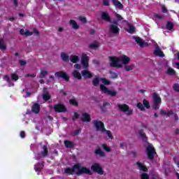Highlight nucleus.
Returning a JSON list of instances; mask_svg holds the SVG:
<instances>
[{"label":"nucleus","mask_w":179,"mask_h":179,"mask_svg":"<svg viewBox=\"0 0 179 179\" xmlns=\"http://www.w3.org/2000/svg\"><path fill=\"white\" fill-rule=\"evenodd\" d=\"M11 79H12V80H15L16 82V80H17L19 79V76H17L15 73H13V74H11Z\"/></svg>","instance_id":"obj_49"},{"label":"nucleus","mask_w":179,"mask_h":179,"mask_svg":"<svg viewBox=\"0 0 179 179\" xmlns=\"http://www.w3.org/2000/svg\"><path fill=\"white\" fill-rule=\"evenodd\" d=\"M102 147L103 148V150H105V152H111V148L108 147V145L106 144H103Z\"/></svg>","instance_id":"obj_45"},{"label":"nucleus","mask_w":179,"mask_h":179,"mask_svg":"<svg viewBox=\"0 0 179 179\" xmlns=\"http://www.w3.org/2000/svg\"><path fill=\"white\" fill-rule=\"evenodd\" d=\"M110 66H113L114 68H123L122 64H129L131 59L128 56L122 55L119 57H110Z\"/></svg>","instance_id":"obj_2"},{"label":"nucleus","mask_w":179,"mask_h":179,"mask_svg":"<svg viewBox=\"0 0 179 179\" xmlns=\"http://www.w3.org/2000/svg\"><path fill=\"white\" fill-rule=\"evenodd\" d=\"M166 73L168 75H176V71L170 66L166 67Z\"/></svg>","instance_id":"obj_31"},{"label":"nucleus","mask_w":179,"mask_h":179,"mask_svg":"<svg viewBox=\"0 0 179 179\" xmlns=\"http://www.w3.org/2000/svg\"><path fill=\"white\" fill-rule=\"evenodd\" d=\"M55 76L56 78H63L64 80H69V76H68V74L66 73L63 72V71H58L55 73Z\"/></svg>","instance_id":"obj_14"},{"label":"nucleus","mask_w":179,"mask_h":179,"mask_svg":"<svg viewBox=\"0 0 179 179\" xmlns=\"http://www.w3.org/2000/svg\"><path fill=\"white\" fill-rule=\"evenodd\" d=\"M117 108L122 113H124L126 115H132L134 114V109L130 108L129 106L125 103L117 104Z\"/></svg>","instance_id":"obj_3"},{"label":"nucleus","mask_w":179,"mask_h":179,"mask_svg":"<svg viewBox=\"0 0 179 179\" xmlns=\"http://www.w3.org/2000/svg\"><path fill=\"white\" fill-rule=\"evenodd\" d=\"M175 134H176V135H179V129H176Z\"/></svg>","instance_id":"obj_64"},{"label":"nucleus","mask_w":179,"mask_h":179,"mask_svg":"<svg viewBox=\"0 0 179 179\" xmlns=\"http://www.w3.org/2000/svg\"><path fill=\"white\" fill-rule=\"evenodd\" d=\"M135 41L140 47H148L149 43L143 41L141 38H135Z\"/></svg>","instance_id":"obj_19"},{"label":"nucleus","mask_w":179,"mask_h":179,"mask_svg":"<svg viewBox=\"0 0 179 179\" xmlns=\"http://www.w3.org/2000/svg\"><path fill=\"white\" fill-rule=\"evenodd\" d=\"M143 104L145 107V108H147V109L150 108V104L149 103V101H148V100L144 99L143 101Z\"/></svg>","instance_id":"obj_41"},{"label":"nucleus","mask_w":179,"mask_h":179,"mask_svg":"<svg viewBox=\"0 0 179 179\" xmlns=\"http://www.w3.org/2000/svg\"><path fill=\"white\" fill-rule=\"evenodd\" d=\"M116 19H117V20H118V21L122 20V17H121V15H119V14H116Z\"/></svg>","instance_id":"obj_59"},{"label":"nucleus","mask_w":179,"mask_h":179,"mask_svg":"<svg viewBox=\"0 0 179 179\" xmlns=\"http://www.w3.org/2000/svg\"><path fill=\"white\" fill-rule=\"evenodd\" d=\"M120 148L121 149H125V148H127V143H125V142L120 143Z\"/></svg>","instance_id":"obj_52"},{"label":"nucleus","mask_w":179,"mask_h":179,"mask_svg":"<svg viewBox=\"0 0 179 179\" xmlns=\"http://www.w3.org/2000/svg\"><path fill=\"white\" fill-rule=\"evenodd\" d=\"M74 68H75V69H82V65H80L79 64H76L74 65Z\"/></svg>","instance_id":"obj_57"},{"label":"nucleus","mask_w":179,"mask_h":179,"mask_svg":"<svg viewBox=\"0 0 179 179\" xmlns=\"http://www.w3.org/2000/svg\"><path fill=\"white\" fill-rule=\"evenodd\" d=\"M78 20H80V22H82V23H86L87 22V20H86V17L83 16H80L78 17Z\"/></svg>","instance_id":"obj_48"},{"label":"nucleus","mask_w":179,"mask_h":179,"mask_svg":"<svg viewBox=\"0 0 179 179\" xmlns=\"http://www.w3.org/2000/svg\"><path fill=\"white\" fill-rule=\"evenodd\" d=\"M109 31L112 34H119L120 28L118 27V24L117 23L110 24L109 27Z\"/></svg>","instance_id":"obj_11"},{"label":"nucleus","mask_w":179,"mask_h":179,"mask_svg":"<svg viewBox=\"0 0 179 179\" xmlns=\"http://www.w3.org/2000/svg\"><path fill=\"white\" fill-rule=\"evenodd\" d=\"M136 165L141 171H148V168L143 165L142 162L138 161L136 162Z\"/></svg>","instance_id":"obj_24"},{"label":"nucleus","mask_w":179,"mask_h":179,"mask_svg":"<svg viewBox=\"0 0 179 179\" xmlns=\"http://www.w3.org/2000/svg\"><path fill=\"white\" fill-rule=\"evenodd\" d=\"M81 64L84 69L89 68V56L85 53H83L81 55Z\"/></svg>","instance_id":"obj_9"},{"label":"nucleus","mask_w":179,"mask_h":179,"mask_svg":"<svg viewBox=\"0 0 179 179\" xmlns=\"http://www.w3.org/2000/svg\"><path fill=\"white\" fill-rule=\"evenodd\" d=\"M60 57L64 62H69V55H68V53L66 52H62L60 54Z\"/></svg>","instance_id":"obj_22"},{"label":"nucleus","mask_w":179,"mask_h":179,"mask_svg":"<svg viewBox=\"0 0 179 179\" xmlns=\"http://www.w3.org/2000/svg\"><path fill=\"white\" fill-rule=\"evenodd\" d=\"M47 155H48V148H47V145H43L41 154H36L35 155V159H36V160H39V159H41L42 157H45Z\"/></svg>","instance_id":"obj_10"},{"label":"nucleus","mask_w":179,"mask_h":179,"mask_svg":"<svg viewBox=\"0 0 179 179\" xmlns=\"http://www.w3.org/2000/svg\"><path fill=\"white\" fill-rule=\"evenodd\" d=\"M152 100L154 104V110H159V106L162 104V98H160V96H159V94L154 93L152 94Z\"/></svg>","instance_id":"obj_6"},{"label":"nucleus","mask_w":179,"mask_h":179,"mask_svg":"<svg viewBox=\"0 0 179 179\" xmlns=\"http://www.w3.org/2000/svg\"><path fill=\"white\" fill-rule=\"evenodd\" d=\"M112 2L117 9H122L123 6L118 0H112Z\"/></svg>","instance_id":"obj_23"},{"label":"nucleus","mask_w":179,"mask_h":179,"mask_svg":"<svg viewBox=\"0 0 179 179\" xmlns=\"http://www.w3.org/2000/svg\"><path fill=\"white\" fill-rule=\"evenodd\" d=\"M69 103L70 104H72V106H78V101L75 99H70Z\"/></svg>","instance_id":"obj_47"},{"label":"nucleus","mask_w":179,"mask_h":179,"mask_svg":"<svg viewBox=\"0 0 179 179\" xmlns=\"http://www.w3.org/2000/svg\"><path fill=\"white\" fill-rule=\"evenodd\" d=\"M80 130L78 129L74 131V135H79Z\"/></svg>","instance_id":"obj_61"},{"label":"nucleus","mask_w":179,"mask_h":179,"mask_svg":"<svg viewBox=\"0 0 179 179\" xmlns=\"http://www.w3.org/2000/svg\"><path fill=\"white\" fill-rule=\"evenodd\" d=\"M95 153L96 155H99V156H101V157H104V156H106V154H104V152H103V150H101V149L98 148L95 150Z\"/></svg>","instance_id":"obj_34"},{"label":"nucleus","mask_w":179,"mask_h":179,"mask_svg":"<svg viewBox=\"0 0 179 179\" xmlns=\"http://www.w3.org/2000/svg\"><path fill=\"white\" fill-rule=\"evenodd\" d=\"M100 45L97 43H91L89 45V48H91L92 50H96V48H99Z\"/></svg>","instance_id":"obj_35"},{"label":"nucleus","mask_w":179,"mask_h":179,"mask_svg":"<svg viewBox=\"0 0 179 179\" xmlns=\"http://www.w3.org/2000/svg\"><path fill=\"white\" fill-rule=\"evenodd\" d=\"M19 64H20L22 66H24V65H26V61H24V60H20V61H19Z\"/></svg>","instance_id":"obj_58"},{"label":"nucleus","mask_w":179,"mask_h":179,"mask_svg":"<svg viewBox=\"0 0 179 179\" xmlns=\"http://www.w3.org/2000/svg\"><path fill=\"white\" fill-rule=\"evenodd\" d=\"M138 133L141 139H143V141L146 142L148 141V137L146 136V134H145V132H143V130H139Z\"/></svg>","instance_id":"obj_29"},{"label":"nucleus","mask_w":179,"mask_h":179,"mask_svg":"<svg viewBox=\"0 0 179 179\" xmlns=\"http://www.w3.org/2000/svg\"><path fill=\"white\" fill-rule=\"evenodd\" d=\"M64 145L66 146V148H73V143H72V141H64Z\"/></svg>","instance_id":"obj_33"},{"label":"nucleus","mask_w":179,"mask_h":179,"mask_svg":"<svg viewBox=\"0 0 179 179\" xmlns=\"http://www.w3.org/2000/svg\"><path fill=\"white\" fill-rule=\"evenodd\" d=\"M43 167H44V165L43 164H36L35 165V170L36 171H41V169H43Z\"/></svg>","instance_id":"obj_44"},{"label":"nucleus","mask_w":179,"mask_h":179,"mask_svg":"<svg viewBox=\"0 0 179 179\" xmlns=\"http://www.w3.org/2000/svg\"><path fill=\"white\" fill-rule=\"evenodd\" d=\"M22 93L24 97H30V92L26 91V90H23Z\"/></svg>","instance_id":"obj_50"},{"label":"nucleus","mask_w":179,"mask_h":179,"mask_svg":"<svg viewBox=\"0 0 179 179\" xmlns=\"http://www.w3.org/2000/svg\"><path fill=\"white\" fill-rule=\"evenodd\" d=\"M92 124L96 131L104 134V131H106V127H104V123H103V122L95 120L92 121Z\"/></svg>","instance_id":"obj_5"},{"label":"nucleus","mask_w":179,"mask_h":179,"mask_svg":"<svg viewBox=\"0 0 179 179\" xmlns=\"http://www.w3.org/2000/svg\"><path fill=\"white\" fill-rule=\"evenodd\" d=\"M81 75L85 79H90L93 77V73L90 72L89 70H83L81 71Z\"/></svg>","instance_id":"obj_18"},{"label":"nucleus","mask_w":179,"mask_h":179,"mask_svg":"<svg viewBox=\"0 0 179 179\" xmlns=\"http://www.w3.org/2000/svg\"><path fill=\"white\" fill-rule=\"evenodd\" d=\"M69 59L71 62H73V64H76L79 62V56L71 55L69 57Z\"/></svg>","instance_id":"obj_25"},{"label":"nucleus","mask_w":179,"mask_h":179,"mask_svg":"<svg viewBox=\"0 0 179 179\" xmlns=\"http://www.w3.org/2000/svg\"><path fill=\"white\" fill-rule=\"evenodd\" d=\"M103 4L104 5V6H110V1L103 0Z\"/></svg>","instance_id":"obj_56"},{"label":"nucleus","mask_w":179,"mask_h":179,"mask_svg":"<svg viewBox=\"0 0 179 179\" xmlns=\"http://www.w3.org/2000/svg\"><path fill=\"white\" fill-rule=\"evenodd\" d=\"M53 108L56 113H65L66 108L65 106L61 103H57L53 106Z\"/></svg>","instance_id":"obj_12"},{"label":"nucleus","mask_w":179,"mask_h":179,"mask_svg":"<svg viewBox=\"0 0 179 179\" xmlns=\"http://www.w3.org/2000/svg\"><path fill=\"white\" fill-rule=\"evenodd\" d=\"M47 75H48V71H47V70L45 69H42L41 70V78H45V76H47Z\"/></svg>","instance_id":"obj_37"},{"label":"nucleus","mask_w":179,"mask_h":179,"mask_svg":"<svg viewBox=\"0 0 179 179\" xmlns=\"http://www.w3.org/2000/svg\"><path fill=\"white\" fill-rule=\"evenodd\" d=\"M24 136H25L24 131H21L20 132V137L21 138H24Z\"/></svg>","instance_id":"obj_62"},{"label":"nucleus","mask_w":179,"mask_h":179,"mask_svg":"<svg viewBox=\"0 0 179 179\" xmlns=\"http://www.w3.org/2000/svg\"><path fill=\"white\" fill-rule=\"evenodd\" d=\"M154 55H155L157 57H161L162 58L164 57V53H163V51H162V49H160V47H159L157 43L155 44Z\"/></svg>","instance_id":"obj_16"},{"label":"nucleus","mask_w":179,"mask_h":179,"mask_svg":"<svg viewBox=\"0 0 179 179\" xmlns=\"http://www.w3.org/2000/svg\"><path fill=\"white\" fill-rule=\"evenodd\" d=\"M100 89L103 94H106V96H110L111 97H115L117 96V91L114 90H109L104 85H100Z\"/></svg>","instance_id":"obj_4"},{"label":"nucleus","mask_w":179,"mask_h":179,"mask_svg":"<svg viewBox=\"0 0 179 179\" xmlns=\"http://www.w3.org/2000/svg\"><path fill=\"white\" fill-rule=\"evenodd\" d=\"M3 79H4V80H6V82H8L9 87H12V86H15V84H13V83H12V80H10V78H9V76H4Z\"/></svg>","instance_id":"obj_30"},{"label":"nucleus","mask_w":179,"mask_h":179,"mask_svg":"<svg viewBox=\"0 0 179 179\" xmlns=\"http://www.w3.org/2000/svg\"><path fill=\"white\" fill-rule=\"evenodd\" d=\"M73 115V121H75L76 120H78V117H79V114L78 113L74 112Z\"/></svg>","instance_id":"obj_55"},{"label":"nucleus","mask_w":179,"mask_h":179,"mask_svg":"<svg viewBox=\"0 0 179 179\" xmlns=\"http://www.w3.org/2000/svg\"><path fill=\"white\" fill-rule=\"evenodd\" d=\"M99 82H100V79H99L97 77H95L92 80V84L94 86H98Z\"/></svg>","instance_id":"obj_40"},{"label":"nucleus","mask_w":179,"mask_h":179,"mask_svg":"<svg viewBox=\"0 0 179 179\" xmlns=\"http://www.w3.org/2000/svg\"><path fill=\"white\" fill-rule=\"evenodd\" d=\"M100 82H101V83H103V85H106V86H108V85H110V80L104 78H100Z\"/></svg>","instance_id":"obj_36"},{"label":"nucleus","mask_w":179,"mask_h":179,"mask_svg":"<svg viewBox=\"0 0 179 179\" xmlns=\"http://www.w3.org/2000/svg\"><path fill=\"white\" fill-rule=\"evenodd\" d=\"M40 111V105L38 103H34L32 106V112L35 114H38Z\"/></svg>","instance_id":"obj_26"},{"label":"nucleus","mask_w":179,"mask_h":179,"mask_svg":"<svg viewBox=\"0 0 179 179\" xmlns=\"http://www.w3.org/2000/svg\"><path fill=\"white\" fill-rule=\"evenodd\" d=\"M146 152L148 159H150V160H152L153 157H155V155H156V151L155 150L153 145L149 144L147 147Z\"/></svg>","instance_id":"obj_7"},{"label":"nucleus","mask_w":179,"mask_h":179,"mask_svg":"<svg viewBox=\"0 0 179 179\" xmlns=\"http://www.w3.org/2000/svg\"><path fill=\"white\" fill-rule=\"evenodd\" d=\"M0 49L1 50L6 49V45H5V42L2 39L0 40Z\"/></svg>","instance_id":"obj_43"},{"label":"nucleus","mask_w":179,"mask_h":179,"mask_svg":"<svg viewBox=\"0 0 179 179\" xmlns=\"http://www.w3.org/2000/svg\"><path fill=\"white\" fill-rule=\"evenodd\" d=\"M127 30L128 33H134V31H135V27H134V25L129 24Z\"/></svg>","instance_id":"obj_38"},{"label":"nucleus","mask_w":179,"mask_h":179,"mask_svg":"<svg viewBox=\"0 0 179 179\" xmlns=\"http://www.w3.org/2000/svg\"><path fill=\"white\" fill-rule=\"evenodd\" d=\"M173 27H174V25L173 24V22H168V23L166 24V29L168 30H171L173 29Z\"/></svg>","instance_id":"obj_46"},{"label":"nucleus","mask_w":179,"mask_h":179,"mask_svg":"<svg viewBox=\"0 0 179 179\" xmlns=\"http://www.w3.org/2000/svg\"><path fill=\"white\" fill-rule=\"evenodd\" d=\"M141 179H149V175L146 173H143L141 174Z\"/></svg>","instance_id":"obj_54"},{"label":"nucleus","mask_w":179,"mask_h":179,"mask_svg":"<svg viewBox=\"0 0 179 179\" xmlns=\"http://www.w3.org/2000/svg\"><path fill=\"white\" fill-rule=\"evenodd\" d=\"M80 119L81 121H83V122H90L92 121L90 115L86 113H84L81 115Z\"/></svg>","instance_id":"obj_17"},{"label":"nucleus","mask_w":179,"mask_h":179,"mask_svg":"<svg viewBox=\"0 0 179 179\" xmlns=\"http://www.w3.org/2000/svg\"><path fill=\"white\" fill-rule=\"evenodd\" d=\"M91 170H92V171H95V173H97L98 174H100V176H103L104 174V171H103V169L99 164H94L92 165Z\"/></svg>","instance_id":"obj_8"},{"label":"nucleus","mask_w":179,"mask_h":179,"mask_svg":"<svg viewBox=\"0 0 179 179\" xmlns=\"http://www.w3.org/2000/svg\"><path fill=\"white\" fill-rule=\"evenodd\" d=\"M110 73L111 75L112 79H117L118 78V75L116 74V73H114L113 71H110Z\"/></svg>","instance_id":"obj_51"},{"label":"nucleus","mask_w":179,"mask_h":179,"mask_svg":"<svg viewBox=\"0 0 179 179\" xmlns=\"http://www.w3.org/2000/svg\"><path fill=\"white\" fill-rule=\"evenodd\" d=\"M173 90H175V92H179V84H174L173 86Z\"/></svg>","instance_id":"obj_53"},{"label":"nucleus","mask_w":179,"mask_h":179,"mask_svg":"<svg viewBox=\"0 0 179 179\" xmlns=\"http://www.w3.org/2000/svg\"><path fill=\"white\" fill-rule=\"evenodd\" d=\"M162 12L164 13H166V12H167V8H166V7H164V6H162Z\"/></svg>","instance_id":"obj_63"},{"label":"nucleus","mask_w":179,"mask_h":179,"mask_svg":"<svg viewBox=\"0 0 179 179\" xmlns=\"http://www.w3.org/2000/svg\"><path fill=\"white\" fill-rule=\"evenodd\" d=\"M64 173H66V174H77V176H80L82 174L92 176L90 169L80 166V164L74 165L73 168H66L64 170Z\"/></svg>","instance_id":"obj_1"},{"label":"nucleus","mask_w":179,"mask_h":179,"mask_svg":"<svg viewBox=\"0 0 179 179\" xmlns=\"http://www.w3.org/2000/svg\"><path fill=\"white\" fill-rule=\"evenodd\" d=\"M20 33L22 36H32L33 33L38 34V31L37 29H34V32H31L27 29H20Z\"/></svg>","instance_id":"obj_15"},{"label":"nucleus","mask_w":179,"mask_h":179,"mask_svg":"<svg viewBox=\"0 0 179 179\" xmlns=\"http://www.w3.org/2000/svg\"><path fill=\"white\" fill-rule=\"evenodd\" d=\"M160 114H162V115H169V113H165L163 109L160 110Z\"/></svg>","instance_id":"obj_60"},{"label":"nucleus","mask_w":179,"mask_h":179,"mask_svg":"<svg viewBox=\"0 0 179 179\" xmlns=\"http://www.w3.org/2000/svg\"><path fill=\"white\" fill-rule=\"evenodd\" d=\"M69 24L73 29V30L79 29V24H78V22H76L75 20H70Z\"/></svg>","instance_id":"obj_20"},{"label":"nucleus","mask_w":179,"mask_h":179,"mask_svg":"<svg viewBox=\"0 0 179 179\" xmlns=\"http://www.w3.org/2000/svg\"><path fill=\"white\" fill-rule=\"evenodd\" d=\"M101 18L105 22H108L109 23H111V17H110V14H108V12L107 11H103L101 13Z\"/></svg>","instance_id":"obj_13"},{"label":"nucleus","mask_w":179,"mask_h":179,"mask_svg":"<svg viewBox=\"0 0 179 179\" xmlns=\"http://www.w3.org/2000/svg\"><path fill=\"white\" fill-rule=\"evenodd\" d=\"M104 133L107 135L109 139H113V134H111V131L110 130H107L105 129Z\"/></svg>","instance_id":"obj_42"},{"label":"nucleus","mask_w":179,"mask_h":179,"mask_svg":"<svg viewBox=\"0 0 179 179\" xmlns=\"http://www.w3.org/2000/svg\"><path fill=\"white\" fill-rule=\"evenodd\" d=\"M73 76H74V78H76V79H78V80L82 79V75L78 70H74L73 71Z\"/></svg>","instance_id":"obj_27"},{"label":"nucleus","mask_w":179,"mask_h":179,"mask_svg":"<svg viewBox=\"0 0 179 179\" xmlns=\"http://www.w3.org/2000/svg\"><path fill=\"white\" fill-rule=\"evenodd\" d=\"M42 97H43L44 101H48V100H51V96H50V94L46 92H45L43 94Z\"/></svg>","instance_id":"obj_28"},{"label":"nucleus","mask_w":179,"mask_h":179,"mask_svg":"<svg viewBox=\"0 0 179 179\" xmlns=\"http://www.w3.org/2000/svg\"><path fill=\"white\" fill-rule=\"evenodd\" d=\"M124 66V71H127V72H129V71H134V69L135 68V65L134 64H122Z\"/></svg>","instance_id":"obj_21"},{"label":"nucleus","mask_w":179,"mask_h":179,"mask_svg":"<svg viewBox=\"0 0 179 179\" xmlns=\"http://www.w3.org/2000/svg\"><path fill=\"white\" fill-rule=\"evenodd\" d=\"M136 107L138 110H141V111H145V106H143V104L142 103L139 102L137 103Z\"/></svg>","instance_id":"obj_39"},{"label":"nucleus","mask_w":179,"mask_h":179,"mask_svg":"<svg viewBox=\"0 0 179 179\" xmlns=\"http://www.w3.org/2000/svg\"><path fill=\"white\" fill-rule=\"evenodd\" d=\"M110 107V104L108 103H104L102 106H101V110L103 113H106L107 109Z\"/></svg>","instance_id":"obj_32"}]
</instances>
